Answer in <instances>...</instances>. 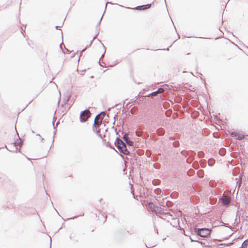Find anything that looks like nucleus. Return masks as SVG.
Returning <instances> with one entry per match:
<instances>
[{
	"mask_svg": "<svg viewBox=\"0 0 248 248\" xmlns=\"http://www.w3.org/2000/svg\"><path fill=\"white\" fill-rule=\"evenodd\" d=\"M114 145L117 148L119 152L124 155H127L130 154V152L126 148L124 141L118 137L115 139Z\"/></svg>",
	"mask_w": 248,
	"mask_h": 248,
	"instance_id": "obj_1",
	"label": "nucleus"
},
{
	"mask_svg": "<svg viewBox=\"0 0 248 248\" xmlns=\"http://www.w3.org/2000/svg\"><path fill=\"white\" fill-rule=\"evenodd\" d=\"M191 232L198 236L202 237H205L210 234V230L207 228H191Z\"/></svg>",
	"mask_w": 248,
	"mask_h": 248,
	"instance_id": "obj_2",
	"label": "nucleus"
},
{
	"mask_svg": "<svg viewBox=\"0 0 248 248\" xmlns=\"http://www.w3.org/2000/svg\"><path fill=\"white\" fill-rule=\"evenodd\" d=\"M102 119H100V118H98V117L95 116L93 125V130L99 138L103 139L102 135L100 133V128H99L102 125Z\"/></svg>",
	"mask_w": 248,
	"mask_h": 248,
	"instance_id": "obj_3",
	"label": "nucleus"
},
{
	"mask_svg": "<svg viewBox=\"0 0 248 248\" xmlns=\"http://www.w3.org/2000/svg\"><path fill=\"white\" fill-rule=\"evenodd\" d=\"M91 116V113L88 109L81 111L80 113L79 120L81 123L86 122Z\"/></svg>",
	"mask_w": 248,
	"mask_h": 248,
	"instance_id": "obj_4",
	"label": "nucleus"
},
{
	"mask_svg": "<svg viewBox=\"0 0 248 248\" xmlns=\"http://www.w3.org/2000/svg\"><path fill=\"white\" fill-rule=\"evenodd\" d=\"M219 202L221 203L222 206L224 207H228L230 205V198L226 196H223L219 198Z\"/></svg>",
	"mask_w": 248,
	"mask_h": 248,
	"instance_id": "obj_5",
	"label": "nucleus"
},
{
	"mask_svg": "<svg viewBox=\"0 0 248 248\" xmlns=\"http://www.w3.org/2000/svg\"><path fill=\"white\" fill-rule=\"evenodd\" d=\"M153 3H154V1L151 3H148L147 4H144V5H139L134 8H131L130 7H126V8L136 9V10H139V11L149 9L151 7V5Z\"/></svg>",
	"mask_w": 248,
	"mask_h": 248,
	"instance_id": "obj_6",
	"label": "nucleus"
},
{
	"mask_svg": "<svg viewBox=\"0 0 248 248\" xmlns=\"http://www.w3.org/2000/svg\"><path fill=\"white\" fill-rule=\"evenodd\" d=\"M150 207L155 212L160 213L163 212V208L155 204L154 203L150 204Z\"/></svg>",
	"mask_w": 248,
	"mask_h": 248,
	"instance_id": "obj_7",
	"label": "nucleus"
},
{
	"mask_svg": "<svg viewBox=\"0 0 248 248\" xmlns=\"http://www.w3.org/2000/svg\"><path fill=\"white\" fill-rule=\"evenodd\" d=\"M123 139V141L125 143V144H126L127 146H132L133 144V141H132L130 139H129L124 134L122 137Z\"/></svg>",
	"mask_w": 248,
	"mask_h": 248,
	"instance_id": "obj_8",
	"label": "nucleus"
},
{
	"mask_svg": "<svg viewBox=\"0 0 248 248\" xmlns=\"http://www.w3.org/2000/svg\"><path fill=\"white\" fill-rule=\"evenodd\" d=\"M164 91V89L160 87L156 91L149 93L147 96H156L158 93H162Z\"/></svg>",
	"mask_w": 248,
	"mask_h": 248,
	"instance_id": "obj_9",
	"label": "nucleus"
},
{
	"mask_svg": "<svg viewBox=\"0 0 248 248\" xmlns=\"http://www.w3.org/2000/svg\"><path fill=\"white\" fill-rule=\"evenodd\" d=\"M21 142L20 137L18 136V139L16 140L12 144H14L13 148L15 152H16V150L17 149V146H19Z\"/></svg>",
	"mask_w": 248,
	"mask_h": 248,
	"instance_id": "obj_10",
	"label": "nucleus"
},
{
	"mask_svg": "<svg viewBox=\"0 0 248 248\" xmlns=\"http://www.w3.org/2000/svg\"><path fill=\"white\" fill-rule=\"evenodd\" d=\"M104 14H105V12H104V13H103L102 17H101V18L100 19L99 22H98V23L96 25L95 29H96V34L95 35V36H97L99 34V33L100 25L101 24V21H102V19L103 18V16Z\"/></svg>",
	"mask_w": 248,
	"mask_h": 248,
	"instance_id": "obj_11",
	"label": "nucleus"
},
{
	"mask_svg": "<svg viewBox=\"0 0 248 248\" xmlns=\"http://www.w3.org/2000/svg\"><path fill=\"white\" fill-rule=\"evenodd\" d=\"M106 114L105 113V111H102L100 112L99 114H98L96 117H98V118H100V119H102V120H103L105 116H106Z\"/></svg>",
	"mask_w": 248,
	"mask_h": 248,
	"instance_id": "obj_12",
	"label": "nucleus"
},
{
	"mask_svg": "<svg viewBox=\"0 0 248 248\" xmlns=\"http://www.w3.org/2000/svg\"><path fill=\"white\" fill-rule=\"evenodd\" d=\"M177 40H175V41H174L167 48H163V49H155V51H156V50H167V51H169V48L170 47H171L172 45L173 44V43L176 41Z\"/></svg>",
	"mask_w": 248,
	"mask_h": 248,
	"instance_id": "obj_13",
	"label": "nucleus"
},
{
	"mask_svg": "<svg viewBox=\"0 0 248 248\" xmlns=\"http://www.w3.org/2000/svg\"><path fill=\"white\" fill-rule=\"evenodd\" d=\"M68 96H66L65 98H64L62 104V106H63V105H65L68 102Z\"/></svg>",
	"mask_w": 248,
	"mask_h": 248,
	"instance_id": "obj_14",
	"label": "nucleus"
},
{
	"mask_svg": "<svg viewBox=\"0 0 248 248\" xmlns=\"http://www.w3.org/2000/svg\"><path fill=\"white\" fill-rule=\"evenodd\" d=\"M106 146L108 147H109V148L110 149H113L115 151H116V150L115 149L114 147L113 146H112L110 143L108 141L107 144H106Z\"/></svg>",
	"mask_w": 248,
	"mask_h": 248,
	"instance_id": "obj_15",
	"label": "nucleus"
},
{
	"mask_svg": "<svg viewBox=\"0 0 248 248\" xmlns=\"http://www.w3.org/2000/svg\"><path fill=\"white\" fill-rule=\"evenodd\" d=\"M232 159H231V161H228V163L226 164V166H227V167L228 168V171H231V170H229L230 168H229V164H230L232 166Z\"/></svg>",
	"mask_w": 248,
	"mask_h": 248,
	"instance_id": "obj_16",
	"label": "nucleus"
},
{
	"mask_svg": "<svg viewBox=\"0 0 248 248\" xmlns=\"http://www.w3.org/2000/svg\"><path fill=\"white\" fill-rule=\"evenodd\" d=\"M87 48H88V47H86H86H85L84 48H83V49L81 50V51L80 52V54H79V57H78V62H79V61L80 57V56H81V55H82V53L83 52H84V51L86 50V49H87Z\"/></svg>",
	"mask_w": 248,
	"mask_h": 248,
	"instance_id": "obj_17",
	"label": "nucleus"
},
{
	"mask_svg": "<svg viewBox=\"0 0 248 248\" xmlns=\"http://www.w3.org/2000/svg\"><path fill=\"white\" fill-rule=\"evenodd\" d=\"M224 151H226V150L224 148H222V149H220V150L219 151V153L221 155H222V156L224 155V154L223 153V152Z\"/></svg>",
	"mask_w": 248,
	"mask_h": 248,
	"instance_id": "obj_18",
	"label": "nucleus"
},
{
	"mask_svg": "<svg viewBox=\"0 0 248 248\" xmlns=\"http://www.w3.org/2000/svg\"><path fill=\"white\" fill-rule=\"evenodd\" d=\"M98 41H99L100 42H101V44H102V46H103V47H104V49H105V51H104V53L102 55V56H101V58H102V57L103 56V55H104V53H105L106 52V47H105V46H104V44L101 42V41L99 39H98Z\"/></svg>",
	"mask_w": 248,
	"mask_h": 248,
	"instance_id": "obj_19",
	"label": "nucleus"
},
{
	"mask_svg": "<svg viewBox=\"0 0 248 248\" xmlns=\"http://www.w3.org/2000/svg\"><path fill=\"white\" fill-rule=\"evenodd\" d=\"M83 215H84V214H83L82 215H78V216H74V217H70V218H67V220H68V219H74V218H77V217H79L83 216Z\"/></svg>",
	"mask_w": 248,
	"mask_h": 248,
	"instance_id": "obj_20",
	"label": "nucleus"
},
{
	"mask_svg": "<svg viewBox=\"0 0 248 248\" xmlns=\"http://www.w3.org/2000/svg\"><path fill=\"white\" fill-rule=\"evenodd\" d=\"M95 37H96V36H95L93 38L92 40L91 41H90V44H89V45H87V46H86V47H90V46L92 45V43H93V40H94V38H95Z\"/></svg>",
	"mask_w": 248,
	"mask_h": 248,
	"instance_id": "obj_21",
	"label": "nucleus"
},
{
	"mask_svg": "<svg viewBox=\"0 0 248 248\" xmlns=\"http://www.w3.org/2000/svg\"><path fill=\"white\" fill-rule=\"evenodd\" d=\"M108 3H110V4H113V3L111 1H110V2H107L106 3V5H105V11H104V12H105L106 10V9H107V4H108Z\"/></svg>",
	"mask_w": 248,
	"mask_h": 248,
	"instance_id": "obj_22",
	"label": "nucleus"
},
{
	"mask_svg": "<svg viewBox=\"0 0 248 248\" xmlns=\"http://www.w3.org/2000/svg\"><path fill=\"white\" fill-rule=\"evenodd\" d=\"M36 136H39L40 137V139H41V141H43L44 138H43L39 134H37Z\"/></svg>",
	"mask_w": 248,
	"mask_h": 248,
	"instance_id": "obj_23",
	"label": "nucleus"
},
{
	"mask_svg": "<svg viewBox=\"0 0 248 248\" xmlns=\"http://www.w3.org/2000/svg\"><path fill=\"white\" fill-rule=\"evenodd\" d=\"M244 138V135H241L240 136H238L237 139L239 140H242L243 138Z\"/></svg>",
	"mask_w": 248,
	"mask_h": 248,
	"instance_id": "obj_24",
	"label": "nucleus"
},
{
	"mask_svg": "<svg viewBox=\"0 0 248 248\" xmlns=\"http://www.w3.org/2000/svg\"><path fill=\"white\" fill-rule=\"evenodd\" d=\"M118 63H119V62H118L117 61H115V62L113 63V64H111V65H110V66L111 67L113 66H114L115 65H116V64H118Z\"/></svg>",
	"mask_w": 248,
	"mask_h": 248,
	"instance_id": "obj_25",
	"label": "nucleus"
},
{
	"mask_svg": "<svg viewBox=\"0 0 248 248\" xmlns=\"http://www.w3.org/2000/svg\"><path fill=\"white\" fill-rule=\"evenodd\" d=\"M64 20H65V19L63 20V21H64ZM63 23H62V26H55V29H56V30H58V28H59V27H62V26L63 25Z\"/></svg>",
	"mask_w": 248,
	"mask_h": 248,
	"instance_id": "obj_26",
	"label": "nucleus"
},
{
	"mask_svg": "<svg viewBox=\"0 0 248 248\" xmlns=\"http://www.w3.org/2000/svg\"><path fill=\"white\" fill-rule=\"evenodd\" d=\"M55 133H56V131H54V135H53V136L52 144L53 143L54 141V136H55Z\"/></svg>",
	"mask_w": 248,
	"mask_h": 248,
	"instance_id": "obj_27",
	"label": "nucleus"
},
{
	"mask_svg": "<svg viewBox=\"0 0 248 248\" xmlns=\"http://www.w3.org/2000/svg\"><path fill=\"white\" fill-rule=\"evenodd\" d=\"M190 240H191V242H198V240H194V239H192V238H191V237L190 238Z\"/></svg>",
	"mask_w": 248,
	"mask_h": 248,
	"instance_id": "obj_28",
	"label": "nucleus"
},
{
	"mask_svg": "<svg viewBox=\"0 0 248 248\" xmlns=\"http://www.w3.org/2000/svg\"><path fill=\"white\" fill-rule=\"evenodd\" d=\"M98 63H99V64L101 66H102V67L104 66H103V64H102L100 63V59H99V61H98Z\"/></svg>",
	"mask_w": 248,
	"mask_h": 248,
	"instance_id": "obj_29",
	"label": "nucleus"
},
{
	"mask_svg": "<svg viewBox=\"0 0 248 248\" xmlns=\"http://www.w3.org/2000/svg\"><path fill=\"white\" fill-rule=\"evenodd\" d=\"M4 148H6L8 150H9V151H10V152H15V150H9V149L7 148L6 145H5Z\"/></svg>",
	"mask_w": 248,
	"mask_h": 248,
	"instance_id": "obj_30",
	"label": "nucleus"
},
{
	"mask_svg": "<svg viewBox=\"0 0 248 248\" xmlns=\"http://www.w3.org/2000/svg\"><path fill=\"white\" fill-rule=\"evenodd\" d=\"M32 101V100H31L30 102H29V103L26 105V107L23 109L22 110H23Z\"/></svg>",
	"mask_w": 248,
	"mask_h": 248,
	"instance_id": "obj_31",
	"label": "nucleus"
},
{
	"mask_svg": "<svg viewBox=\"0 0 248 248\" xmlns=\"http://www.w3.org/2000/svg\"><path fill=\"white\" fill-rule=\"evenodd\" d=\"M155 232H156L157 234L158 233V230L157 229V228H155Z\"/></svg>",
	"mask_w": 248,
	"mask_h": 248,
	"instance_id": "obj_32",
	"label": "nucleus"
},
{
	"mask_svg": "<svg viewBox=\"0 0 248 248\" xmlns=\"http://www.w3.org/2000/svg\"><path fill=\"white\" fill-rule=\"evenodd\" d=\"M62 43L60 44V48H61L62 49Z\"/></svg>",
	"mask_w": 248,
	"mask_h": 248,
	"instance_id": "obj_33",
	"label": "nucleus"
},
{
	"mask_svg": "<svg viewBox=\"0 0 248 248\" xmlns=\"http://www.w3.org/2000/svg\"><path fill=\"white\" fill-rule=\"evenodd\" d=\"M61 33H62V39H63L62 32V30H61Z\"/></svg>",
	"mask_w": 248,
	"mask_h": 248,
	"instance_id": "obj_34",
	"label": "nucleus"
},
{
	"mask_svg": "<svg viewBox=\"0 0 248 248\" xmlns=\"http://www.w3.org/2000/svg\"><path fill=\"white\" fill-rule=\"evenodd\" d=\"M230 155H231V156H232V152H231V153H230Z\"/></svg>",
	"mask_w": 248,
	"mask_h": 248,
	"instance_id": "obj_35",
	"label": "nucleus"
},
{
	"mask_svg": "<svg viewBox=\"0 0 248 248\" xmlns=\"http://www.w3.org/2000/svg\"><path fill=\"white\" fill-rule=\"evenodd\" d=\"M56 211L57 212V213L60 216V214H59L58 212L55 209Z\"/></svg>",
	"mask_w": 248,
	"mask_h": 248,
	"instance_id": "obj_36",
	"label": "nucleus"
},
{
	"mask_svg": "<svg viewBox=\"0 0 248 248\" xmlns=\"http://www.w3.org/2000/svg\"><path fill=\"white\" fill-rule=\"evenodd\" d=\"M60 99H61V97H60L59 100V101H58V104H59L60 100Z\"/></svg>",
	"mask_w": 248,
	"mask_h": 248,
	"instance_id": "obj_37",
	"label": "nucleus"
},
{
	"mask_svg": "<svg viewBox=\"0 0 248 248\" xmlns=\"http://www.w3.org/2000/svg\"><path fill=\"white\" fill-rule=\"evenodd\" d=\"M75 54V53H74V54H72V57H74V55Z\"/></svg>",
	"mask_w": 248,
	"mask_h": 248,
	"instance_id": "obj_38",
	"label": "nucleus"
},
{
	"mask_svg": "<svg viewBox=\"0 0 248 248\" xmlns=\"http://www.w3.org/2000/svg\"><path fill=\"white\" fill-rule=\"evenodd\" d=\"M53 125H54V123H53ZM53 127H54V129H55V127L54 126V125H53Z\"/></svg>",
	"mask_w": 248,
	"mask_h": 248,
	"instance_id": "obj_39",
	"label": "nucleus"
},
{
	"mask_svg": "<svg viewBox=\"0 0 248 248\" xmlns=\"http://www.w3.org/2000/svg\"><path fill=\"white\" fill-rule=\"evenodd\" d=\"M86 70V69H84L83 70H82V71H85Z\"/></svg>",
	"mask_w": 248,
	"mask_h": 248,
	"instance_id": "obj_40",
	"label": "nucleus"
},
{
	"mask_svg": "<svg viewBox=\"0 0 248 248\" xmlns=\"http://www.w3.org/2000/svg\"><path fill=\"white\" fill-rule=\"evenodd\" d=\"M107 129H108V128H107V129H106V131H107Z\"/></svg>",
	"mask_w": 248,
	"mask_h": 248,
	"instance_id": "obj_41",
	"label": "nucleus"
},
{
	"mask_svg": "<svg viewBox=\"0 0 248 248\" xmlns=\"http://www.w3.org/2000/svg\"><path fill=\"white\" fill-rule=\"evenodd\" d=\"M107 129H108V128H107V129H106V131H107Z\"/></svg>",
	"mask_w": 248,
	"mask_h": 248,
	"instance_id": "obj_42",
	"label": "nucleus"
},
{
	"mask_svg": "<svg viewBox=\"0 0 248 248\" xmlns=\"http://www.w3.org/2000/svg\"><path fill=\"white\" fill-rule=\"evenodd\" d=\"M32 132L33 133H34V131H33V130H32Z\"/></svg>",
	"mask_w": 248,
	"mask_h": 248,
	"instance_id": "obj_43",
	"label": "nucleus"
},
{
	"mask_svg": "<svg viewBox=\"0 0 248 248\" xmlns=\"http://www.w3.org/2000/svg\"><path fill=\"white\" fill-rule=\"evenodd\" d=\"M132 194H133V197H134V193H132Z\"/></svg>",
	"mask_w": 248,
	"mask_h": 248,
	"instance_id": "obj_44",
	"label": "nucleus"
},
{
	"mask_svg": "<svg viewBox=\"0 0 248 248\" xmlns=\"http://www.w3.org/2000/svg\"><path fill=\"white\" fill-rule=\"evenodd\" d=\"M69 238H70V239H71V238H72L71 236H70Z\"/></svg>",
	"mask_w": 248,
	"mask_h": 248,
	"instance_id": "obj_45",
	"label": "nucleus"
},
{
	"mask_svg": "<svg viewBox=\"0 0 248 248\" xmlns=\"http://www.w3.org/2000/svg\"><path fill=\"white\" fill-rule=\"evenodd\" d=\"M105 221H106V218L105 219V221H104V222H105Z\"/></svg>",
	"mask_w": 248,
	"mask_h": 248,
	"instance_id": "obj_46",
	"label": "nucleus"
},
{
	"mask_svg": "<svg viewBox=\"0 0 248 248\" xmlns=\"http://www.w3.org/2000/svg\"><path fill=\"white\" fill-rule=\"evenodd\" d=\"M232 235V233L231 234L230 236Z\"/></svg>",
	"mask_w": 248,
	"mask_h": 248,
	"instance_id": "obj_47",
	"label": "nucleus"
},
{
	"mask_svg": "<svg viewBox=\"0 0 248 248\" xmlns=\"http://www.w3.org/2000/svg\"><path fill=\"white\" fill-rule=\"evenodd\" d=\"M230 0H229L228 2H229ZM228 3H227V4H228Z\"/></svg>",
	"mask_w": 248,
	"mask_h": 248,
	"instance_id": "obj_48",
	"label": "nucleus"
},
{
	"mask_svg": "<svg viewBox=\"0 0 248 248\" xmlns=\"http://www.w3.org/2000/svg\"><path fill=\"white\" fill-rule=\"evenodd\" d=\"M165 0V1H166V0ZM165 2L166 3V2Z\"/></svg>",
	"mask_w": 248,
	"mask_h": 248,
	"instance_id": "obj_49",
	"label": "nucleus"
}]
</instances>
